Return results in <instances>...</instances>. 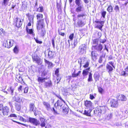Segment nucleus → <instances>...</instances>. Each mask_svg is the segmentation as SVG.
<instances>
[{"mask_svg":"<svg viewBox=\"0 0 128 128\" xmlns=\"http://www.w3.org/2000/svg\"><path fill=\"white\" fill-rule=\"evenodd\" d=\"M19 51L18 47V46H16L14 47V49L13 51L14 52L15 54H17Z\"/></svg>","mask_w":128,"mask_h":128,"instance_id":"e433bc0d","label":"nucleus"},{"mask_svg":"<svg viewBox=\"0 0 128 128\" xmlns=\"http://www.w3.org/2000/svg\"><path fill=\"white\" fill-rule=\"evenodd\" d=\"M45 62L48 65V69L51 68L53 67L54 65L51 62H49L46 59L44 60Z\"/></svg>","mask_w":128,"mask_h":128,"instance_id":"6ab92c4d","label":"nucleus"},{"mask_svg":"<svg viewBox=\"0 0 128 128\" xmlns=\"http://www.w3.org/2000/svg\"><path fill=\"white\" fill-rule=\"evenodd\" d=\"M91 57L93 60L95 59L96 57V55L95 52L94 51H92V52Z\"/></svg>","mask_w":128,"mask_h":128,"instance_id":"c9c22d12","label":"nucleus"},{"mask_svg":"<svg viewBox=\"0 0 128 128\" xmlns=\"http://www.w3.org/2000/svg\"><path fill=\"white\" fill-rule=\"evenodd\" d=\"M17 116L14 114H12L10 115L8 117L10 118H16Z\"/></svg>","mask_w":128,"mask_h":128,"instance_id":"09e8293b","label":"nucleus"},{"mask_svg":"<svg viewBox=\"0 0 128 128\" xmlns=\"http://www.w3.org/2000/svg\"><path fill=\"white\" fill-rule=\"evenodd\" d=\"M75 3L77 6L75 9V11L78 13L82 11L83 5L81 0H75Z\"/></svg>","mask_w":128,"mask_h":128,"instance_id":"f257e3e1","label":"nucleus"},{"mask_svg":"<svg viewBox=\"0 0 128 128\" xmlns=\"http://www.w3.org/2000/svg\"><path fill=\"white\" fill-rule=\"evenodd\" d=\"M34 39H35L36 42L37 43H39V44H42V42L41 41H39L37 39H36L35 38H34Z\"/></svg>","mask_w":128,"mask_h":128,"instance_id":"4d7b16f0","label":"nucleus"},{"mask_svg":"<svg viewBox=\"0 0 128 128\" xmlns=\"http://www.w3.org/2000/svg\"><path fill=\"white\" fill-rule=\"evenodd\" d=\"M37 11L39 12H42L44 11V8L43 6H40L37 9Z\"/></svg>","mask_w":128,"mask_h":128,"instance_id":"a19ab883","label":"nucleus"},{"mask_svg":"<svg viewBox=\"0 0 128 128\" xmlns=\"http://www.w3.org/2000/svg\"><path fill=\"white\" fill-rule=\"evenodd\" d=\"M28 87H25L24 90V93H27L28 91Z\"/></svg>","mask_w":128,"mask_h":128,"instance_id":"864d4df0","label":"nucleus"},{"mask_svg":"<svg viewBox=\"0 0 128 128\" xmlns=\"http://www.w3.org/2000/svg\"><path fill=\"white\" fill-rule=\"evenodd\" d=\"M84 64H85L83 66L85 68H86L88 66L89 64V62L87 60Z\"/></svg>","mask_w":128,"mask_h":128,"instance_id":"a18cd8bd","label":"nucleus"},{"mask_svg":"<svg viewBox=\"0 0 128 128\" xmlns=\"http://www.w3.org/2000/svg\"><path fill=\"white\" fill-rule=\"evenodd\" d=\"M74 48L75 46H76V44L78 43L77 38L76 39V40H74Z\"/></svg>","mask_w":128,"mask_h":128,"instance_id":"6e6d98bb","label":"nucleus"},{"mask_svg":"<svg viewBox=\"0 0 128 128\" xmlns=\"http://www.w3.org/2000/svg\"><path fill=\"white\" fill-rule=\"evenodd\" d=\"M92 80V74L91 72H89L88 81V82H91Z\"/></svg>","mask_w":128,"mask_h":128,"instance_id":"ea45409f","label":"nucleus"},{"mask_svg":"<svg viewBox=\"0 0 128 128\" xmlns=\"http://www.w3.org/2000/svg\"><path fill=\"white\" fill-rule=\"evenodd\" d=\"M91 110L89 109V110H85L84 114L87 116H89L90 115V113L91 111Z\"/></svg>","mask_w":128,"mask_h":128,"instance_id":"72a5a7b5","label":"nucleus"},{"mask_svg":"<svg viewBox=\"0 0 128 128\" xmlns=\"http://www.w3.org/2000/svg\"><path fill=\"white\" fill-rule=\"evenodd\" d=\"M93 43L94 44H98V39H97L94 40H93Z\"/></svg>","mask_w":128,"mask_h":128,"instance_id":"49530a36","label":"nucleus"},{"mask_svg":"<svg viewBox=\"0 0 128 128\" xmlns=\"http://www.w3.org/2000/svg\"><path fill=\"white\" fill-rule=\"evenodd\" d=\"M64 102L62 101L58 100L57 102V106H60V107H62V106L63 105Z\"/></svg>","mask_w":128,"mask_h":128,"instance_id":"f704fd0d","label":"nucleus"},{"mask_svg":"<svg viewBox=\"0 0 128 128\" xmlns=\"http://www.w3.org/2000/svg\"><path fill=\"white\" fill-rule=\"evenodd\" d=\"M99 109L100 111L98 112V113L100 112L101 113H102L104 114L106 112V110L104 107L100 108Z\"/></svg>","mask_w":128,"mask_h":128,"instance_id":"473e14b6","label":"nucleus"},{"mask_svg":"<svg viewBox=\"0 0 128 128\" xmlns=\"http://www.w3.org/2000/svg\"><path fill=\"white\" fill-rule=\"evenodd\" d=\"M86 49V46L85 44H82L80 46L78 49L79 52L81 54L85 53Z\"/></svg>","mask_w":128,"mask_h":128,"instance_id":"20e7f679","label":"nucleus"},{"mask_svg":"<svg viewBox=\"0 0 128 128\" xmlns=\"http://www.w3.org/2000/svg\"><path fill=\"white\" fill-rule=\"evenodd\" d=\"M28 17L30 22H33L34 17L32 15L28 16Z\"/></svg>","mask_w":128,"mask_h":128,"instance_id":"4c0bfd02","label":"nucleus"},{"mask_svg":"<svg viewBox=\"0 0 128 128\" xmlns=\"http://www.w3.org/2000/svg\"><path fill=\"white\" fill-rule=\"evenodd\" d=\"M9 0H3V1L2 3V6H6L8 4Z\"/></svg>","mask_w":128,"mask_h":128,"instance_id":"58836bf2","label":"nucleus"},{"mask_svg":"<svg viewBox=\"0 0 128 128\" xmlns=\"http://www.w3.org/2000/svg\"><path fill=\"white\" fill-rule=\"evenodd\" d=\"M68 111V110L67 108H63V111L64 112H65L66 113H67Z\"/></svg>","mask_w":128,"mask_h":128,"instance_id":"e2e57ef3","label":"nucleus"},{"mask_svg":"<svg viewBox=\"0 0 128 128\" xmlns=\"http://www.w3.org/2000/svg\"><path fill=\"white\" fill-rule=\"evenodd\" d=\"M95 22L98 24L96 25V27L98 28L100 30L102 31V28L103 26L104 22L103 21L100 22L98 21H95Z\"/></svg>","mask_w":128,"mask_h":128,"instance_id":"0eeeda50","label":"nucleus"},{"mask_svg":"<svg viewBox=\"0 0 128 128\" xmlns=\"http://www.w3.org/2000/svg\"><path fill=\"white\" fill-rule=\"evenodd\" d=\"M33 61H35L38 64H40L42 62L41 59L38 56H35L32 57Z\"/></svg>","mask_w":128,"mask_h":128,"instance_id":"1a4fd4ad","label":"nucleus"},{"mask_svg":"<svg viewBox=\"0 0 128 128\" xmlns=\"http://www.w3.org/2000/svg\"><path fill=\"white\" fill-rule=\"evenodd\" d=\"M40 120L41 122L40 126L42 127L45 126L46 125V124L45 123V119L43 118H40Z\"/></svg>","mask_w":128,"mask_h":128,"instance_id":"c756f323","label":"nucleus"},{"mask_svg":"<svg viewBox=\"0 0 128 128\" xmlns=\"http://www.w3.org/2000/svg\"><path fill=\"white\" fill-rule=\"evenodd\" d=\"M3 45L5 47L8 48V40L4 41L3 44Z\"/></svg>","mask_w":128,"mask_h":128,"instance_id":"79ce46f5","label":"nucleus"},{"mask_svg":"<svg viewBox=\"0 0 128 128\" xmlns=\"http://www.w3.org/2000/svg\"><path fill=\"white\" fill-rule=\"evenodd\" d=\"M74 34L73 33L71 34L69 36V38L70 40H72L74 37Z\"/></svg>","mask_w":128,"mask_h":128,"instance_id":"603ef678","label":"nucleus"},{"mask_svg":"<svg viewBox=\"0 0 128 128\" xmlns=\"http://www.w3.org/2000/svg\"><path fill=\"white\" fill-rule=\"evenodd\" d=\"M27 3L26 2H22V5L21 7V10L24 11L26 9L27 6Z\"/></svg>","mask_w":128,"mask_h":128,"instance_id":"412c9836","label":"nucleus"},{"mask_svg":"<svg viewBox=\"0 0 128 128\" xmlns=\"http://www.w3.org/2000/svg\"><path fill=\"white\" fill-rule=\"evenodd\" d=\"M52 43L53 46L54 48H55V45L54 44V38H52Z\"/></svg>","mask_w":128,"mask_h":128,"instance_id":"5fc2aeb1","label":"nucleus"},{"mask_svg":"<svg viewBox=\"0 0 128 128\" xmlns=\"http://www.w3.org/2000/svg\"><path fill=\"white\" fill-rule=\"evenodd\" d=\"M114 9L116 12L119 10V8L118 6H116L115 7Z\"/></svg>","mask_w":128,"mask_h":128,"instance_id":"69168bd1","label":"nucleus"},{"mask_svg":"<svg viewBox=\"0 0 128 128\" xmlns=\"http://www.w3.org/2000/svg\"><path fill=\"white\" fill-rule=\"evenodd\" d=\"M102 56H100V58L98 60V62L100 63H101L102 62Z\"/></svg>","mask_w":128,"mask_h":128,"instance_id":"13d9d810","label":"nucleus"},{"mask_svg":"<svg viewBox=\"0 0 128 128\" xmlns=\"http://www.w3.org/2000/svg\"><path fill=\"white\" fill-rule=\"evenodd\" d=\"M92 47V48L94 50L100 52L101 51L103 48L102 45L100 44L98 46L97 45L93 46Z\"/></svg>","mask_w":128,"mask_h":128,"instance_id":"9b49d317","label":"nucleus"},{"mask_svg":"<svg viewBox=\"0 0 128 128\" xmlns=\"http://www.w3.org/2000/svg\"><path fill=\"white\" fill-rule=\"evenodd\" d=\"M46 72L45 71V70L44 69V70L43 72H42V76H45L46 74Z\"/></svg>","mask_w":128,"mask_h":128,"instance_id":"338daca9","label":"nucleus"},{"mask_svg":"<svg viewBox=\"0 0 128 128\" xmlns=\"http://www.w3.org/2000/svg\"><path fill=\"white\" fill-rule=\"evenodd\" d=\"M43 104L47 110L50 111L51 110L50 105L49 103L48 102H43Z\"/></svg>","mask_w":128,"mask_h":128,"instance_id":"ddd939ff","label":"nucleus"},{"mask_svg":"<svg viewBox=\"0 0 128 128\" xmlns=\"http://www.w3.org/2000/svg\"><path fill=\"white\" fill-rule=\"evenodd\" d=\"M15 108L18 111L20 110L21 109V105L20 103L16 102L15 103Z\"/></svg>","mask_w":128,"mask_h":128,"instance_id":"5701e85b","label":"nucleus"},{"mask_svg":"<svg viewBox=\"0 0 128 128\" xmlns=\"http://www.w3.org/2000/svg\"><path fill=\"white\" fill-rule=\"evenodd\" d=\"M106 70L108 72L109 74H110L113 70L112 68L113 67L111 65L108 64H107L106 65Z\"/></svg>","mask_w":128,"mask_h":128,"instance_id":"2eb2a0df","label":"nucleus"},{"mask_svg":"<svg viewBox=\"0 0 128 128\" xmlns=\"http://www.w3.org/2000/svg\"><path fill=\"white\" fill-rule=\"evenodd\" d=\"M46 79L45 78L39 77L38 79V81L39 83H43L45 82Z\"/></svg>","mask_w":128,"mask_h":128,"instance_id":"bb28decb","label":"nucleus"},{"mask_svg":"<svg viewBox=\"0 0 128 128\" xmlns=\"http://www.w3.org/2000/svg\"><path fill=\"white\" fill-rule=\"evenodd\" d=\"M84 104L86 108L90 110L92 109V104L90 101L86 100Z\"/></svg>","mask_w":128,"mask_h":128,"instance_id":"423d86ee","label":"nucleus"},{"mask_svg":"<svg viewBox=\"0 0 128 128\" xmlns=\"http://www.w3.org/2000/svg\"><path fill=\"white\" fill-rule=\"evenodd\" d=\"M20 120L23 122H26L27 121L23 117H20Z\"/></svg>","mask_w":128,"mask_h":128,"instance_id":"052dcab7","label":"nucleus"},{"mask_svg":"<svg viewBox=\"0 0 128 128\" xmlns=\"http://www.w3.org/2000/svg\"><path fill=\"white\" fill-rule=\"evenodd\" d=\"M15 100L16 102L20 103L22 101V100H24V98L20 96H14Z\"/></svg>","mask_w":128,"mask_h":128,"instance_id":"f8f14e48","label":"nucleus"},{"mask_svg":"<svg viewBox=\"0 0 128 128\" xmlns=\"http://www.w3.org/2000/svg\"><path fill=\"white\" fill-rule=\"evenodd\" d=\"M14 88L11 86H10L7 89V90L10 92V94L12 95H14Z\"/></svg>","mask_w":128,"mask_h":128,"instance_id":"7c9ffc66","label":"nucleus"},{"mask_svg":"<svg viewBox=\"0 0 128 128\" xmlns=\"http://www.w3.org/2000/svg\"><path fill=\"white\" fill-rule=\"evenodd\" d=\"M78 20L77 25L75 24H74L75 27L78 28L82 27L86 24V22L82 21V20Z\"/></svg>","mask_w":128,"mask_h":128,"instance_id":"39448f33","label":"nucleus"},{"mask_svg":"<svg viewBox=\"0 0 128 128\" xmlns=\"http://www.w3.org/2000/svg\"><path fill=\"white\" fill-rule=\"evenodd\" d=\"M87 61L86 58H84L79 59L78 60V63L80 64V67H81L82 64H85Z\"/></svg>","mask_w":128,"mask_h":128,"instance_id":"dca6fc26","label":"nucleus"},{"mask_svg":"<svg viewBox=\"0 0 128 128\" xmlns=\"http://www.w3.org/2000/svg\"><path fill=\"white\" fill-rule=\"evenodd\" d=\"M89 72L87 70H83L82 74L84 76L83 78H84L85 76L88 75Z\"/></svg>","mask_w":128,"mask_h":128,"instance_id":"2f4dec72","label":"nucleus"},{"mask_svg":"<svg viewBox=\"0 0 128 128\" xmlns=\"http://www.w3.org/2000/svg\"><path fill=\"white\" fill-rule=\"evenodd\" d=\"M26 30L27 32L30 34H31L33 36H34V34L33 32L32 29H28V27L26 26Z\"/></svg>","mask_w":128,"mask_h":128,"instance_id":"a878e982","label":"nucleus"},{"mask_svg":"<svg viewBox=\"0 0 128 128\" xmlns=\"http://www.w3.org/2000/svg\"><path fill=\"white\" fill-rule=\"evenodd\" d=\"M106 13V12L105 11H103L102 12V16L104 18L105 16Z\"/></svg>","mask_w":128,"mask_h":128,"instance_id":"bf43d9fd","label":"nucleus"},{"mask_svg":"<svg viewBox=\"0 0 128 128\" xmlns=\"http://www.w3.org/2000/svg\"><path fill=\"white\" fill-rule=\"evenodd\" d=\"M126 72V70L125 71H122L121 73L122 75L124 76H127L128 75V74Z\"/></svg>","mask_w":128,"mask_h":128,"instance_id":"de8ad7c7","label":"nucleus"},{"mask_svg":"<svg viewBox=\"0 0 128 128\" xmlns=\"http://www.w3.org/2000/svg\"><path fill=\"white\" fill-rule=\"evenodd\" d=\"M85 14L84 13L78 14L77 16L78 20H82L85 19Z\"/></svg>","mask_w":128,"mask_h":128,"instance_id":"4468645a","label":"nucleus"},{"mask_svg":"<svg viewBox=\"0 0 128 128\" xmlns=\"http://www.w3.org/2000/svg\"><path fill=\"white\" fill-rule=\"evenodd\" d=\"M106 41V40L105 39H104L103 40H100V42L101 43H104Z\"/></svg>","mask_w":128,"mask_h":128,"instance_id":"774afa93","label":"nucleus"},{"mask_svg":"<svg viewBox=\"0 0 128 128\" xmlns=\"http://www.w3.org/2000/svg\"><path fill=\"white\" fill-rule=\"evenodd\" d=\"M112 8L111 6H109L107 8V10L109 12H112Z\"/></svg>","mask_w":128,"mask_h":128,"instance_id":"c03bdc74","label":"nucleus"},{"mask_svg":"<svg viewBox=\"0 0 128 128\" xmlns=\"http://www.w3.org/2000/svg\"><path fill=\"white\" fill-rule=\"evenodd\" d=\"M38 34H40L41 36H44L46 34V31L44 28L42 29V32H40L39 30H37Z\"/></svg>","mask_w":128,"mask_h":128,"instance_id":"cd10ccee","label":"nucleus"},{"mask_svg":"<svg viewBox=\"0 0 128 128\" xmlns=\"http://www.w3.org/2000/svg\"><path fill=\"white\" fill-rule=\"evenodd\" d=\"M59 72V70H58V68L56 69V70L55 71V74L56 75V76H57V77H58V73Z\"/></svg>","mask_w":128,"mask_h":128,"instance_id":"3c124183","label":"nucleus"},{"mask_svg":"<svg viewBox=\"0 0 128 128\" xmlns=\"http://www.w3.org/2000/svg\"><path fill=\"white\" fill-rule=\"evenodd\" d=\"M111 106L112 107L116 108L118 105V102L117 100L112 99L110 102Z\"/></svg>","mask_w":128,"mask_h":128,"instance_id":"6e6552de","label":"nucleus"},{"mask_svg":"<svg viewBox=\"0 0 128 128\" xmlns=\"http://www.w3.org/2000/svg\"><path fill=\"white\" fill-rule=\"evenodd\" d=\"M44 20H37L36 26L37 30H39L40 28L44 27Z\"/></svg>","mask_w":128,"mask_h":128,"instance_id":"f03ea898","label":"nucleus"},{"mask_svg":"<svg viewBox=\"0 0 128 128\" xmlns=\"http://www.w3.org/2000/svg\"><path fill=\"white\" fill-rule=\"evenodd\" d=\"M19 81V82H22L23 81V79L20 76H19L18 77V78H17Z\"/></svg>","mask_w":128,"mask_h":128,"instance_id":"8fccbe9b","label":"nucleus"},{"mask_svg":"<svg viewBox=\"0 0 128 128\" xmlns=\"http://www.w3.org/2000/svg\"><path fill=\"white\" fill-rule=\"evenodd\" d=\"M98 90L102 94L103 92V89L101 87L98 88Z\"/></svg>","mask_w":128,"mask_h":128,"instance_id":"0e129e2a","label":"nucleus"},{"mask_svg":"<svg viewBox=\"0 0 128 128\" xmlns=\"http://www.w3.org/2000/svg\"><path fill=\"white\" fill-rule=\"evenodd\" d=\"M118 99L122 101H126L127 98L123 94H120L119 95Z\"/></svg>","mask_w":128,"mask_h":128,"instance_id":"aec40b11","label":"nucleus"},{"mask_svg":"<svg viewBox=\"0 0 128 128\" xmlns=\"http://www.w3.org/2000/svg\"><path fill=\"white\" fill-rule=\"evenodd\" d=\"M47 51L48 52V55L49 58L50 59L52 58L54 54V52L48 50H47Z\"/></svg>","mask_w":128,"mask_h":128,"instance_id":"a211bd4d","label":"nucleus"},{"mask_svg":"<svg viewBox=\"0 0 128 128\" xmlns=\"http://www.w3.org/2000/svg\"><path fill=\"white\" fill-rule=\"evenodd\" d=\"M73 70H74V72L72 73V76L73 78L76 77L78 76V75L77 74H76L75 73V70L74 69H73Z\"/></svg>","mask_w":128,"mask_h":128,"instance_id":"37998d69","label":"nucleus"},{"mask_svg":"<svg viewBox=\"0 0 128 128\" xmlns=\"http://www.w3.org/2000/svg\"><path fill=\"white\" fill-rule=\"evenodd\" d=\"M35 107L34 104L32 103L30 104L29 105V110L30 111H33L34 110Z\"/></svg>","mask_w":128,"mask_h":128,"instance_id":"c85d7f7f","label":"nucleus"},{"mask_svg":"<svg viewBox=\"0 0 128 128\" xmlns=\"http://www.w3.org/2000/svg\"><path fill=\"white\" fill-rule=\"evenodd\" d=\"M29 119V122L36 126H38L40 124V122L36 119L30 117Z\"/></svg>","mask_w":128,"mask_h":128,"instance_id":"7ed1b4c3","label":"nucleus"},{"mask_svg":"<svg viewBox=\"0 0 128 128\" xmlns=\"http://www.w3.org/2000/svg\"><path fill=\"white\" fill-rule=\"evenodd\" d=\"M9 111V108L7 106H6L3 108L2 113L4 116L7 115Z\"/></svg>","mask_w":128,"mask_h":128,"instance_id":"f3484780","label":"nucleus"},{"mask_svg":"<svg viewBox=\"0 0 128 128\" xmlns=\"http://www.w3.org/2000/svg\"><path fill=\"white\" fill-rule=\"evenodd\" d=\"M36 17L38 20H44V19H43V15L42 14L40 13H38L37 14L36 16Z\"/></svg>","mask_w":128,"mask_h":128,"instance_id":"393cba45","label":"nucleus"},{"mask_svg":"<svg viewBox=\"0 0 128 128\" xmlns=\"http://www.w3.org/2000/svg\"><path fill=\"white\" fill-rule=\"evenodd\" d=\"M15 20L16 26L18 28L20 27L22 24L21 20L19 18H16L15 19Z\"/></svg>","mask_w":128,"mask_h":128,"instance_id":"9d476101","label":"nucleus"},{"mask_svg":"<svg viewBox=\"0 0 128 128\" xmlns=\"http://www.w3.org/2000/svg\"><path fill=\"white\" fill-rule=\"evenodd\" d=\"M8 48H9L13 46L14 43V41L12 39L9 40H8Z\"/></svg>","mask_w":128,"mask_h":128,"instance_id":"4be33fe9","label":"nucleus"},{"mask_svg":"<svg viewBox=\"0 0 128 128\" xmlns=\"http://www.w3.org/2000/svg\"><path fill=\"white\" fill-rule=\"evenodd\" d=\"M52 85V84L51 80H48L44 83V86L46 88L51 87Z\"/></svg>","mask_w":128,"mask_h":128,"instance_id":"b1692460","label":"nucleus"},{"mask_svg":"<svg viewBox=\"0 0 128 128\" xmlns=\"http://www.w3.org/2000/svg\"><path fill=\"white\" fill-rule=\"evenodd\" d=\"M114 63L112 62H108L107 64H108L110 65H111V66H112L114 68Z\"/></svg>","mask_w":128,"mask_h":128,"instance_id":"680f3d73","label":"nucleus"}]
</instances>
